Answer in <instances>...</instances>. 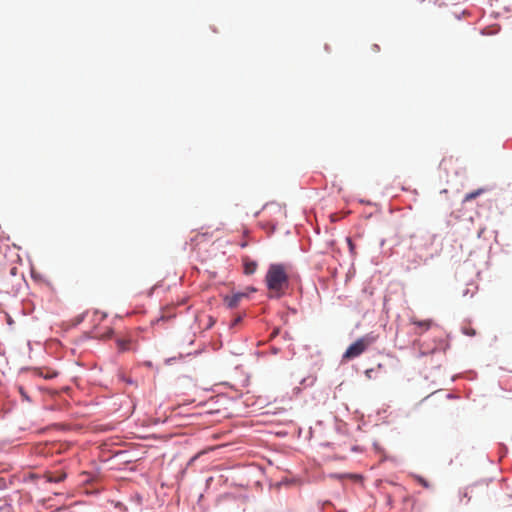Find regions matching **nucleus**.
Here are the masks:
<instances>
[{
	"mask_svg": "<svg viewBox=\"0 0 512 512\" xmlns=\"http://www.w3.org/2000/svg\"><path fill=\"white\" fill-rule=\"evenodd\" d=\"M265 281L270 298L282 297L289 288V267L280 263L271 264Z\"/></svg>",
	"mask_w": 512,
	"mask_h": 512,
	"instance_id": "obj_1",
	"label": "nucleus"
},
{
	"mask_svg": "<svg viewBox=\"0 0 512 512\" xmlns=\"http://www.w3.org/2000/svg\"><path fill=\"white\" fill-rule=\"evenodd\" d=\"M377 339L378 335L374 334L373 332L360 337L347 348L343 354V359L351 360L360 356L369 346L374 344Z\"/></svg>",
	"mask_w": 512,
	"mask_h": 512,
	"instance_id": "obj_2",
	"label": "nucleus"
},
{
	"mask_svg": "<svg viewBox=\"0 0 512 512\" xmlns=\"http://www.w3.org/2000/svg\"><path fill=\"white\" fill-rule=\"evenodd\" d=\"M409 322L414 326L413 332L416 335H422L424 332L428 331L433 324V321L430 319L419 320L415 316L410 317Z\"/></svg>",
	"mask_w": 512,
	"mask_h": 512,
	"instance_id": "obj_3",
	"label": "nucleus"
},
{
	"mask_svg": "<svg viewBox=\"0 0 512 512\" xmlns=\"http://www.w3.org/2000/svg\"><path fill=\"white\" fill-rule=\"evenodd\" d=\"M246 296L247 295L245 293H234L232 295H226L224 297V303L229 308H236L239 305L240 301Z\"/></svg>",
	"mask_w": 512,
	"mask_h": 512,
	"instance_id": "obj_4",
	"label": "nucleus"
},
{
	"mask_svg": "<svg viewBox=\"0 0 512 512\" xmlns=\"http://www.w3.org/2000/svg\"><path fill=\"white\" fill-rule=\"evenodd\" d=\"M243 266H244V273L246 275H251L255 273L257 270L258 264L256 261L251 260L249 257L245 256L242 258Z\"/></svg>",
	"mask_w": 512,
	"mask_h": 512,
	"instance_id": "obj_5",
	"label": "nucleus"
},
{
	"mask_svg": "<svg viewBox=\"0 0 512 512\" xmlns=\"http://www.w3.org/2000/svg\"><path fill=\"white\" fill-rule=\"evenodd\" d=\"M117 348L120 352L133 350V342L130 338H118L116 340Z\"/></svg>",
	"mask_w": 512,
	"mask_h": 512,
	"instance_id": "obj_6",
	"label": "nucleus"
},
{
	"mask_svg": "<svg viewBox=\"0 0 512 512\" xmlns=\"http://www.w3.org/2000/svg\"><path fill=\"white\" fill-rule=\"evenodd\" d=\"M484 189L483 188H479L473 192H470L468 194L465 195L464 197V202H469V201H472L473 199L477 198L479 195H481L482 193H484Z\"/></svg>",
	"mask_w": 512,
	"mask_h": 512,
	"instance_id": "obj_7",
	"label": "nucleus"
},
{
	"mask_svg": "<svg viewBox=\"0 0 512 512\" xmlns=\"http://www.w3.org/2000/svg\"><path fill=\"white\" fill-rule=\"evenodd\" d=\"M414 479L421 485L423 486L424 488L426 489H429L431 487L430 483L425 479L423 478L422 476H419V475H415L414 476Z\"/></svg>",
	"mask_w": 512,
	"mask_h": 512,
	"instance_id": "obj_8",
	"label": "nucleus"
},
{
	"mask_svg": "<svg viewBox=\"0 0 512 512\" xmlns=\"http://www.w3.org/2000/svg\"><path fill=\"white\" fill-rule=\"evenodd\" d=\"M39 375L44 377L45 379H52V378L56 377L58 375V373L56 371H48L44 374L42 371H40Z\"/></svg>",
	"mask_w": 512,
	"mask_h": 512,
	"instance_id": "obj_9",
	"label": "nucleus"
},
{
	"mask_svg": "<svg viewBox=\"0 0 512 512\" xmlns=\"http://www.w3.org/2000/svg\"><path fill=\"white\" fill-rule=\"evenodd\" d=\"M242 321V317L241 316H237L231 323V327H234L236 325H238L240 322Z\"/></svg>",
	"mask_w": 512,
	"mask_h": 512,
	"instance_id": "obj_10",
	"label": "nucleus"
},
{
	"mask_svg": "<svg viewBox=\"0 0 512 512\" xmlns=\"http://www.w3.org/2000/svg\"><path fill=\"white\" fill-rule=\"evenodd\" d=\"M19 392H20V394H21L23 399L29 400V397H28L27 393L24 391V389L22 387H19Z\"/></svg>",
	"mask_w": 512,
	"mask_h": 512,
	"instance_id": "obj_11",
	"label": "nucleus"
},
{
	"mask_svg": "<svg viewBox=\"0 0 512 512\" xmlns=\"http://www.w3.org/2000/svg\"><path fill=\"white\" fill-rule=\"evenodd\" d=\"M460 494L462 497L467 498V502L470 500V496L468 495V488L464 489L463 491H460Z\"/></svg>",
	"mask_w": 512,
	"mask_h": 512,
	"instance_id": "obj_12",
	"label": "nucleus"
},
{
	"mask_svg": "<svg viewBox=\"0 0 512 512\" xmlns=\"http://www.w3.org/2000/svg\"><path fill=\"white\" fill-rule=\"evenodd\" d=\"M347 242L349 244V247L352 249L353 248V243H352V240L350 238L347 239Z\"/></svg>",
	"mask_w": 512,
	"mask_h": 512,
	"instance_id": "obj_13",
	"label": "nucleus"
},
{
	"mask_svg": "<svg viewBox=\"0 0 512 512\" xmlns=\"http://www.w3.org/2000/svg\"><path fill=\"white\" fill-rule=\"evenodd\" d=\"M246 245H247V243H246V242H242L241 247H243V248H244V247H246Z\"/></svg>",
	"mask_w": 512,
	"mask_h": 512,
	"instance_id": "obj_14",
	"label": "nucleus"
}]
</instances>
